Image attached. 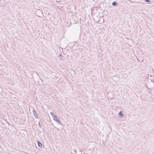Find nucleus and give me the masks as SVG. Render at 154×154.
<instances>
[{"instance_id":"f257e3e1","label":"nucleus","mask_w":154,"mask_h":154,"mask_svg":"<svg viewBox=\"0 0 154 154\" xmlns=\"http://www.w3.org/2000/svg\"><path fill=\"white\" fill-rule=\"evenodd\" d=\"M53 119L58 124H61V123L60 120L57 119V116H55L53 117Z\"/></svg>"},{"instance_id":"39448f33","label":"nucleus","mask_w":154,"mask_h":154,"mask_svg":"<svg viewBox=\"0 0 154 154\" xmlns=\"http://www.w3.org/2000/svg\"><path fill=\"white\" fill-rule=\"evenodd\" d=\"M119 115H120L121 116H123V114L122 113V111H120L119 112Z\"/></svg>"},{"instance_id":"f03ea898","label":"nucleus","mask_w":154,"mask_h":154,"mask_svg":"<svg viewBox=\"0 0 154 154\" xmlns=\"http://www.w3.org/2000/svg\"><path fill=\"white\" fill-rule=\"evenodd\" d=\"M33 114L34 115L35 117L36 118H38V117L37 116V113L36 112L34 109L33 110Z\"/></svg>"},{"instance_id":"423d86ee","label":"nucleus","mask_w":154,"mask_h":154,"mask_svg":"<svg viewBox=\"0 0 154 154\" xmlns=\"http://www.w3.org/2000/svg\"><path fill=\"white\" fill-rule=\"evenodd\" d=\"M50 114H51V115L53 117V118L55 116L54 115V113H53V112H50Z\"/></svg>"},{"instance_id":"7ed1b4c3","label":"nucleus","mask_w":154,"mask_h":154,"mask_svg":"<svg viewBox=\"0 0 154 154\" xmlns=\"http://www.w3.org/2000/svg\"><path fill=\"white\" fill-rule=\"evenodd\" d=\"M37 143L38 144V146L39 147H41L42 146V143L38 141H37Z\"/></svg>"},{"instance_id":"6e6552de","label":"nucleus","mask_w":154,"mask_h":154,"mask_svg":"<svg viewBox=\"0 0 154 154\" xmlns=\"http://www.w3.org/2000/svg\"><path fill=\"white\" fill-rule=\"evenodd\" d=\"M38 124L40 126V123L39 122L38 123Z\"/></svg>"},{"instance_id":"0eeeda50","label":"nucleus","mask_w":154,"mask_h":154,"mask_svg":"<svg viewBox=\"0 0 154 154\" xmlns=\"http://www.w3.org/2000/svg\"><path fill=\"white\" fill-rule=\"evenodd\" d=\"M145 1L146 2H149V0H145Z\"/></svg>"},{"instance_id":"20e7f679","label":"nucleus","mask_w":154,"mask_h":154,"mask_svg":"<svg viewBox=\"0 0 154 154\" xmlns=\"http://www.w3.org/2000/svg\"><path fill=\"white\" fill-rule=\"evenodd\" d=\"M117 3L116 2H113L112 3V5L113 6H116L117 5Z\"/></svg>"}]
</instances>
